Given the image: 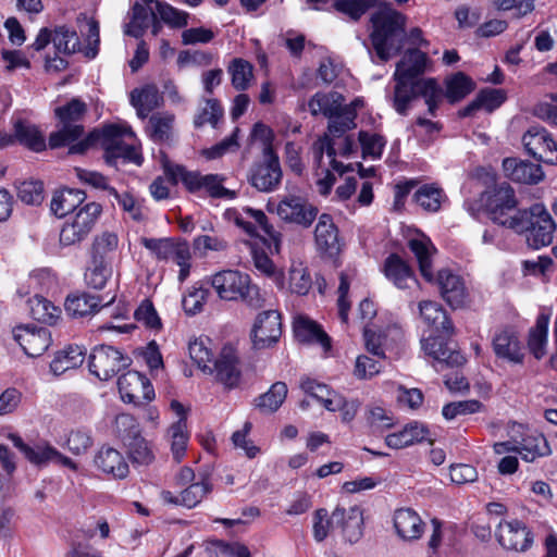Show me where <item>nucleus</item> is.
Returning a JSON list of instances; mask_svg holds the SVG:
<instances>
[{
	"label": "nucleus",
	"instance_id": "1",
	"mask_svg": "<svg viewBox=\"0 0 557 557\" xmlns=\"http://www.w3.org/2000/svg\"><path fill=\"white\" fill-rule=\"evenodd\" d=\"M429 58L425 52L413 48L408 49L396 64L394 73L393 107L400 115H407L410 103L418 97H422L431 115L443 100V89L433 77H421L426 70Z\"/></svg>",
	"mask_w": 557,
	"mask_h": 557
},
{
	"label": "nucleus",
	"instance_id": "2",
	"mask_svg": "<svg viewBox=\"0 0 557 557\" xmlns=\"http://www.w3.org/2000/svg\"><path fill=\"white\" fill-rule=\"evenodd\" d=\"M373 30L371 33L372 46L376 57L382 61H388L398 54L407 39L405 30L406 17L389 2L379 3L376 11L371 16Z\"/></svg>",
	"mask_w": 557,
	"mask_h": 557
},
{
	"label": "nucleus",
	"instance_id": "3",
	"mask_svg": "<svg viewBox=\"0 0 557 557\" xmlns=\"http://www.w3.org/2000/svg\"><path fill=\"white\" fill-rule=\"evenodd\" d=\"M507 224L518 234L525 233L527 243L533 249L550 245L556 230V223L543 203L518 210L509 216Z\"/></svg>",
	"mask_w": 557,
	"mask_h": 557
},
{
	"label": "nucleus",
	"instance_id": "4",
	"mask_svg": "<svg viewBox=\"0 0 557 557\" xmlns=\"http://www.w3.org/2000/svg\"><path fill=\"white\" fill-rule=\"evenodd\" d=\"M124 136L134 137L129 127L115 124L106 125L101 131V146L104 150L103 158L108 165L119 168L126 163L140 165L143 156L133 144H126Z\"/></svg>",
	"mask_w": 557,
	"mask_h": 557
},
{
	"label": "nucleus",
	"instance_id": "5",
	"mask_svg": "<svg viewBox=\"0 0 557 557\" xmlns=\"http://www.w3.org/2000/svg\"><path fill=\"white\" fill-rule=\"evenodd\" d=\"M165 174L173 185H176L178 181H181L186 189L193 194L205 189L211 198L234 199L237 196L235 190L227 189L223 186L225 178L219 174L202 175L197 171H187L183 165H166Z\"/></svg>",
	"mask_w": 557,
	"mask_h": 557
},
{
	"label": "nucleus",
	"instance_id": "6",
	"mask_svg": "<svg viewBox=\"0 0 557 557\" xmlns=\"http://www.w3.org/2000/svg\"><path fill=\"white\" fill-rule=\"evenodd\" d=\"M86 112V103L78 98H73L66 104L55 108L54 114L62 124V128L50 134L49 147L57 149L78 140L84 134V126L79 122Z\"/></svg>",
	"mask_w": 557,
	"mask_h": 557
},
{
	"label": "nucleus",
	"instance_id": "7",
	"mask_svg": "<svg viewBox=\"0 0 557 557\" xmlns=\"http://www.w3.org/2000/svg\"><path fill=\"white\" fill-rule=\"evenodd\" d=\"M132 364L129 356L110 345L95 346L88 357L89 372L101 381H108Z\"/></svg>",
	"mask_w": 557,
	"mask_h": 557
},
{
	"label": "nucleus",
	"instance_id": "8",
	"mask_svg": "<svg viewBox=\"0 0 557 557\" xmlns=\"http://www.w3.org/2000/svg\"><path fill=\"white\" fill-rule=\"evenodd\" d=\"M283 177L277 153L272 145L263 148L262 160L250 168L248 182L261 193H271L278 188Z\"/></svg>",
	"mask_w": 557,
	"mask_h": 557
},
{
	"label": "nucleus",
	"instance_id": "9",
	"mask_svg": "<svg viewBox=\"0 0 557 557\" xmlns=\"http://www.w3.org/2000/svg\"><path fill=\"white\" fill-rule=\"evenodd\" d=\"M101 211L102 207L97 202H89L82 207L73 222L63 225L60 232V244L72 246L84 240L92 230Z\"/></svg>",
	"mask_w": 557,
	"mask_h": 557
},
{
	"label": "nucleus",
	"instance_id": "10",
	"mask_svg": "<svg viewBox=\"0 0 557 557\" xmlns=\"http://www.w3.org/2000/svg\"><path fill=\"white\" fill-rule=\"evenodd\" d=\"M518 205L513 188L506 182L495 186L486 194L485 208L488 218L496 224L508 227L507 212Z\"/></svg>",
	"mask_w": 557,
	"mask_h": 557
},
{
	"label": "nucleus",
	"instance_id": "11",
	"mask_svg": "<svg viewBox=\"0 0 557 557\" xmlns=\"http://www.w3.org/2000/svg\"><path fill=\"white\" fill-rule=\"evenodd\" d=\"M496 539L506 549L525 552L533 544V533L520 520L502 521L497 525Z\"/></svg>",
	"mask_w": 557,
	"mask_h": 557
},
{
	"label": "nucleus",
	"instance_id": "12",
	"mask_svg": "<svg viewBox=\"0 0 557 557\" xmlns=\"http://www.w3.org/2000/svg\"><path fill=\"white\" fill-rule=\"evenodd\" d=\"M13 337L28 357L41 356L51 344V333L47 327L18 325L13 329Z\"/></svg>",
	"mask_w": 557,
	"mask_h": 557
},
{
	"label": "nucleus",
	"instance_id": "13",
	"mask_svg": "<svg viewBox=\"0 0 557 557\" xmlns=\"http://www.w3.org/2000/svg\"><path fill=\"white\" fill-rule=\"evenodd\" d=\"M276 212L282 220L307 228L315 220L319 210L301 197L288 196L280 201Z\"/></svg>",
	"mask_w": 557,
	"mask_h": 557
},
{
	"label": "nucleus",
	"instance_id": "14",
	"mask_svg": "<svg viewBox=\"0 0 557 557\" xmlns=\"http://www.w3.org/2000/svg\"><path fill=\"white\" fill-rule=\"evenodd\" d=\"M327 523L341 528L344 540L349 544L357 543L363 535V513L358 506H351L348 509L337 506Z\"/></svg>",
	"mask_w": 557,
	"mask_h": 557
},
{
	"label": "nucleus",
	"instance_id": "15",
	"mask_svg": "<svg viewBox=\"0 0 557 557\" xmlns=\"http://www.w3.org/2000/svg\"><path fill=\"white\" fill-rule=\"evenodd\" d=\"M252 342L257 349L270 347L282 335L281 314L276 310H268L257 315L252 327Z\"/></svg>",
	"mask_w": 557,
	"mask_h": 557
},
{
	"label": "nucleus",
	"instance_id": "16",
	"mask_svg": "<svg viewBox=\"0 0 557 557\" xmlns=\"http://www.w3.org/2000/svg\"><path fill=\"white\" fill-rule=\"evenodd\" d=\"M211 368L212 373L215 374V380L226 388L232 389L238 386L242 370L239 368L238 355L233 346H223Z\"/></svg>",
	"mask_w": 557,
	"mask_h": 557
},
{
	"label": "nucleus",
	"instance_id": "17",
	"mask_svg": "<svg viewBox=\"0 0 557 557\" xmlns=\"http://www.w3.org/2000/svg\"><path fill=\"white\" fill-rule=\"evenodd\" d=\"M422 348L428 356L434 359L433 367L436 371H443L445 368H458L466 363V358L461 352L440 337L423 339Z\"/></svg>",
	"mask_w": 557,
	"mask_h": 557
},
{
	"label": "nucleus",
	"instance_id": "18",
	"mask_svg": "<svg viewBox=\"0 0 557 557\" xmlns=\"http://www.w3.org/2000/svg\"><path fill=\"white\" fill-rule=\"evenodd\" d=\"M314 242L322 255L332 258L339 252L338 230L330 214L323 213L319 216L314 227Z\"/></svg>",
	"mask_w": 557,
	"mask_h": 557
},
{
	"label": "nucleus",
	"instance_id": "19",
	"mask_svg": "<svg viewBox=\"0 0 557 557\" xmlns=\"http://www.w3.org/2000/svg\"><path fill=\"white\" fill-rule=\"evenodd\" d=\"M247 282V274L234 270H224L212 275L206 284H210L223 300H237L240 287Z\"/></svg>",
	"mask_w": 557,
	"mask_h": 557
},
{
	"label": "nucleus",
	"instance_id": "20",
	"mask_svg": "<svg viewBox=\"0 0 557 557\" xmlns=\"http://www.w3.org/2000/svg\"><path fill=\"white\" fill-rule=\"evenodd\" d=\"M435 281L443 299L451 308H460L465 305L467 293L463 281L459 275L443 269L437 272Z\"/></svg>",
	"mask_w": 557,
	"mask_h": 557
},
{
	"label": "nucleus",
	"instance_id": "21",
	"mask_svg": "<svg viewBox=\"0 0 557 557\" xmlns=\"http://www.w3.org/2000/svg\"><path fill=\"white\" fill-rule=\"evenodd\" d=\"M503 170L507 177L521 184L535 185L544 178V172L540 164L517 158L504 159Z\"/></svg>",
	"mask_w": 557,
	"mask_h": 557
},
{
	"label": "nucleus",
	"instance_id": "22",
	"mask_svg": "<svg viewBox=\"0 0 557 557\" xmlns=\"http://www.w3.org/2000/svg\"><path fill=\"white\" fill-rule=\"evenodd\" d=\"M492 346L498 358L511 363L523 362V346L515 331L510 329L499 331L493 337Z\"/></svg>",
	"mask_w": 557,
	"mask_h": 557
},
{
	"label": "nucleus",
	"instance_id": "23",
	"mask_svg": "<svg viewBox=\"0 0 557 557\" xmlns=\"http://www.w3.org/2000/svg\"><path fill=\"white\" fill-rule=\"evenodd\" d=\"M94 462L98 470L116 480H123L129 473L128 463L123 455L110 446H102L96 454Z\"/></svg>",
	"mask_w": 557,
	"mask_h": 557
},
{
	"label": "nucleus",
	"instance_id": "24",
	"mask_svg": "<svg viewBox=\"0 0 557 557\" xmlns=\"http://www.w3.org/2000/svg\"><path fill=\"white\" fill-rule=\"evenodd\" d=\"M383 272L400 289L418 284L412 268L397 253H391L384 261Z\"/></svg>",
	"mask_w": 557,
	"mask_h": 557
},
{
	"label": "nucleus",
	"instance_id": "25",
	"mask_svg": "<svg viewBox=\"0 0 557 557\" xmlns=\"http://www.w3.org/2000/svg\"><path fill=\"white\" fill-rule=\"evenodd\" d=\"M293 331L295 337L301 343L320 344L324 348L331 347V338L322 327L306 315H297L294 319Z\"/></svg>",
	"mask_w": 557,
	"mask_h": 557
},
{
	"label": "nucleus",
	"instance_id": "26",
	"mask_svg": "<svg viewBox=\"0 0 557 557\" xmlns=\"http://www.w3.org/2000/svg\"><path fill=\"white\" fill-rule=\"evenodd\" d=\"M394 527L404 540H417L423 533L424 523L414 510L401 508L395 511Z\"/></svg>",
	"mask_w": 557,
	"mask_h": 557
},
{
	"label": "nucleus",
	"instance_id": "27",
	"mask_svg": "<svg viewBox=\"0 0 557 557\" xmlns=\"http://www.w3.org/2000/svg\"><path fill=\"white\" fill-rule=\"evenodd\" d=\"M85 199L86 194L81 189L63 188L55 190L51 199L50 210L55 216L63 218L76 210Z\"/></svg>",
	"mask_w": 557,
	"mask_h": 557
},
{
	"label": "nucleus",
	"instance_id": "28",
	"mask_svg": "<svg viewBox=\"0 0 557 557\" xmlns=\"http://www.w3.org/2000/svg\"><path fill=\"white\" fill-rule=\"evenodd\" d=\"M429 430L419 422L408 423L401 431L388 434L385 443L388 447L400 449L428 440Z\"/></svg>",
	"mask_w": 557,
	"mask_h": 557
},
{
	"label": "nucleus",
	"instance_id": "29",
	"mask_svg": "<svg viewBox=\"0 0 557 557\" xmlns=\"http://www.w3.org/2000/svg\"><path fill=\"white\" fill-rule=\"evenodd\" d=\"M102 301L103 297L88 293L71 294L65 299L64 309L72 318H83L97 312Z\"/></svg>",
	"mask_w": 557,
	"mask_h": 557
},
{
	"label": "nucleus",
	"instance_id": "30",
	"mask_svg": "<svg viewBox=\"0 0 557 557\" xmlns=\"http://www.w3.org/2000/svg\"><path fill=\"white\" fill-rule=\"evenodd\" d=\"M14 137L28 149L40 152L47 147L46 139L35 124L18 119L14 122Z\"/></svg>",
	"mask_w": 557,
	"mask_h": 557
},
{
	"label": "nucleus",
	"instance_id": "31",
	"mask_svg": "<svg viewBox=\"0 0 557 557\" xmlns=\"http://www.w3.org/2000/svg\"><path fill=\"white\" fill-rule=\"evenodd\" d=\"M85 356L86 350L83 347L70 345L55 354L50 363V370L54 375L59 376L70 369L81 367Z\"/></svg>",
	"mask_w": 557,
	"mask_h": 557
},
{
	"label": "nucleus",
	"instance_id": "32",
	"mask_svg": "<svg viewBox=\"0 0 557 557\" xmlns=\"http://www.w3.org/2000/svg\"><path fill=\"white\" fill-rule=\"evenodd\" d=\"M522 144L527 152L537 159V154L544 153L548 147H555V140L550 133L541 125H533L522 136Z\"/></svg>",
	"mask_w": 557,
	"mask_h": 557
},
{
	"label": "nucleus",
	"instance_id": "33",
	"mask_svg": "<svg viewBox=\"0 0 557 557\" xmlns=\"http://www.w3.org/2000/svg\"><path fill=\"white\" fill-rule=\"evenodd\" d=\"M410 251L414 255L421 275L428 281L434 280L432 272V256L436 251L429 238H411L408 242Z\"/></svg>",
	"mask_w": 557,
	"mask_h": 557
},
{
	"label": "nucleus",
	"instance_id": "34",
	"mask_svg": "<svg viewBox=\"0 0 557 557\" xmlns=\"http://www.w3.org/2000/svg\"><path fill=\"white\" fill-rule=\"evenodd\" d=\"M344 97L336 91L329 94L317 92L308 102L309 111L312 115L317 116L322 113L324 116L330 117L343 107Z\"/></svg>",
	"mask_w": 557,
	"mask_h": 557
},
{
	"label": "nucleus",
	"instance_id": "35",
	"mask_svg": "<svg viewBox=\"0 0 557 557\" xmlns=\"http://www.w3.org/2000/svg\"><path fill=\"white\" fill-rule=\"evenodd\" d=\"M287 392L286 383L275 382L267 393L255 399V406L261 413H273L284 403Z\"/></svg>",
	"mask_w": 557,
	"mask_h": 557
},
{
	"label": "nucleus",
	"instance_id": "36",
	"mask_svg": "<svg viewBox=\"0 0 557 557\" xmlns=\"http://www.w3.org/2000/svg\"><path fill=\"white\" fill-rule=\"evenodd\" d=\"M52 44L55 52L72 55L82 51V44L75 29L65 25L57 26L52 32Z\"/></svg>",
	"mask_w": 557,
	"mask_h": 557
},
{
	"label": "nucleus",
	"instance_id": "37",
	"mask_svg": "<svg viewBox=\"0 0 557 557\" xmlns=\"http://www.w3.org/2000/svg\"><path fill=\"white\" fill-rule=\"evenodd\" d=\"M199 482L189 484L181 493V505L187 508L196 507L201 499L212 491L210 473L208 471L199 472Z\"/></svg>",
	"mask_w": 557,
	"mask_h": 557
},
{
	"label": "nucleus",
	"instance_id": "38",
	"mask_svg": "<svg viewBox=\"0 0 557 557\" xmlns=\"http://www.w3.org/2000/svg\"><path fill=\"white\" fill-rule=\"evenodd\" d=\"M548 323L549 317L546 314H540L536 319L535 325L530 330L528 347L536 359L543 358L546 352L545 347L547 344Z\"/></svg>",
	"mask_w": 557,
	"mask_h": 557
},
{
	"label": "nucleus",
	"instance_id": "39",
	"mask_svg": "<svg viewBox=\"0 0 557 557\" xmlns=\"http://www.w3.org/2000/svg\"><path fill=\"white\" fill-rule=\"evenodd\" d=\"M518 454L525 461L532 462L539 457L550 454V447L543 434L528 435L522 438Z\"/></svg>",
	"mask_w": 557,
	"mask_h": 557
},
{
	"label": "nucleus",
	"instance_id": "40",
	"mask_svg": "<svg viewBox=\"0 0 557 557\" xmlns=\"http://www.w3.org/2000/svg\"><path fill=\"white\" fill-rule=\"evenodd\" d=\"M123 445L126 447L128 458L133 465L147 466L152 462L154 456L141 434L135 437L126 435Z\"/></svg>",
	"mask_w": 557,
	"mask_h": 557
},
{
	"label": "nucleus",
	"instance_id": "41",
	"mask_svg": "<svg viewBox=\"0 0 557 557\" xmlns=\"http://www.w3.org/2000/svg\"><path fill=\"white\" fill-rule=\"evenodd\" d=\"M445 86V96L451 103L460 101L474 89L473 81L463 72H457L450 77H447Z\"/></svg>",
	"mask_w": 557,
	"mask_h": 557
},
{
	"label": "nucleus",
	"instance_id": "42",
	"mask_svg": "<svg viewBox=\"0 0 557 557\" xmlns=\"http://www.w3.org/2000/svg\"><path fill=\"white\" fill-rule=\"evenodd\" d=\"M143 376L138 371H127L117 379V388L121 398L124 403L137 405L139 398L137 393L139 387L143 386Z\"/></svg>",
	"mask_w": 557,
	"mask_h": 557
},
{
	"label": "nucleus",
	"instance_id": "43",
	"mask_svg": "<svg viewBox=\"0 0 557 557\" xmlns=\"http://www.w3.org/2000/svg\"><path fill=\"white\" fill-rule=\"evenodd\" d=\"M356 112L348 107H341L336 114L329 117V133L334 138H341L347 131L356 127Z\"/></svg>",
	"mask_w": 557,
	"mask_h": 557
},
{
	"label": "nucleus",
	"instance_id": "44",
	"mask_svg": "<svg viewBox=\"0 0 557 557\" xmlns=\"http://www.w3.org/2000/svg\"><path fill=\"white\" fill-rule=\"evenodd\" d=\"M444 198L443 189L434 184H425L414 193L416 202L429 212L438 211Z\"/></svg>",
	"mask_w": 557,
	"mask_h": 557
},
{
	"label": "nucleus",
	"instance_id": "45",
	"mask_svg": "<svg viewBox=\"0 0 557 557\" xmlns=\"http://www.w3.org/2000/svg\"><path fill=\"white\" fill-rule=\"evenodd\" d=\"M29 307L32 317L36 321L47 324H53L60 313V309L53 306L51 301L38 295L29 300Z\"/></svg>",
	"mask_w": 557,
	"mask_h": 557
},
{
	"label": "nucleus",
	"instance_id": "46",
	"mask_svg": "<svg viewBox=\"0 0 557 557\" xmlns=\"http://www.w3.org/2000/svg\"><path fill=\"white\" fill-rule=\"evenodd\" d=\"M112 274L110 262L91 260L84 275L88 287L102 289Z\"/></svg>",
	"mask_w": 557,
	"mask_h": 557
},
{
	"label": "nucleus",
	"instance_id": "47",
	"mask_svg": "<svg viewBox=\"0 0 557 557\" xmlns=\"http://www.w3.org/2000/svg\"><path fill=\"white\" fill-rule=\"evenodd\" d=\"M252 71L253 66L250 62L240 58L234 59L228 66L233 87L236 90H246L253 76Z\"/></svg>",
	"mask_w": 557,
	"mask_h": 557
},
{
	"label": "nucleus",
	"instance_id": "48",
	"mask_svg": "<svg viewBox=\"0 0 557 557\" xmlns=\"http://www.w3.org/2000/svg\"><path fill=\"white\" fill-rule=\"evenodd\" d=\"M173 120V115L153 114L150 116L147 131L154 143L169 140Z\"/></svg>",
	"mask_w": 557,
	"mask_h": 557
},
{
	"label": "nucleus",
	"instance_id": "49",
	"mask_svg": "<svg viewBox=\"0 0 557 557\" xmlns=\"http://www.w3.org/2000/svg\"><path fill=\"white\" fill-rule=\"evenodd\" d=\"M186 421L178 419L169 429V436L171 437V449L174 459L180 462L185 454L188 435L186 432Z\"/></svg>",
	"mask_w": 557,
	"mask_h": 557
},
{
	"label": "nucleus",
	"instance_id": "50",
	"mask_svg": "<svg viewBox=\"0 0 557 557\" xmlns=\"http://www.w3.org/2000/svg\"><path fill=\"white\" fill-rule=\"evenodd\" d=\"M119 238L116 234L104 232L94 239L91 247V260L110 262L108 253L114 251L117 247Z\"/></svg>",
	"mask_w": 557,
	"mask_h": 557
},
{
	"label": "nucleus",
	"instance_id": "51",
	"mask_svg": "<svg viewBox=\"0 0 557 557\" xmlns=\"http://www.w3.org/2000/svg\"><path fill=\"white\" fill-rule=\"evenodd\" d=\"M209 338H198L189 343L188 351L190 359L201 369L203 372L212 374V368L210 362L212 361V352L207 347Z\"/></svg>",
	"mask_w": 557,
	"mask_h": 557
},
{
	"label": "nucleus",
	"instance_id": "52",
	"mask_svg": "<svg viewBox=\"0 0 557 557\" xmlns=\"http://www.w3.org/2000/svg\"><path fill=\"white\" fill-rule=\"evenodd\" d=\"M336 11L358 21L369 9L377 7L376 0H335Z\"/></svg>",
	"mask_w": 557,
	"mask_h": 557
},
{
	"label": "nucleus",
	"instance_id": "53",
	"mask_svg": "<svg viewBox=\"0 0 557 557\" xmlns=\"http://www.w3.org/2000/svg\"><path fill=\"white\" fill-rule=\"evenodd\" d=\"M18 199L26 205H40L44 200V184L40 181H24L16 183Z\"/></svg>",
	"mask_w": 557,
	"mask_h": 557
},
{
	"label": "nucleus",
	"instance_id": "54",
	"mask_svg": "<svg viewBox=\"0 0 557 557\" xmlns=\"http://www.w3.org/2000/svg\"><path fill=\"white\" fill-rule=\"evenodd\" d=\"M157 14L171 27L182 28L188 23V13L177 10L166 2L156 1Z\"/></svg>",
	"mask_w": 557,
	"mask_h": 557
},
{
	"label": "nucleus",
	"instance_id": "55",
	"mask_svg": "<svg viewBox=\"0 0 557 557\" xmlns=\"http://www.w3.org/2000/svg\"><path fill=\"white\" fill-rule=\"evenodd\" d=\"M358 140L360 143L362 157L364 159L367 157H371L373 159L381 158L383 148L386 143L383 136L361 131L359 132Z\"/></svg>",
	"mask_w": 557,
	"mask_h": 557
},
{
	"label": "nucleus",
	"instance_id": "56",
	"mask_svg": "<svg viewBox=\"0 0 557 557\" xmlns=\"http://www.w3.org/2000/svg\"><path fill=\"white\" fill-rule=\"evenodd\" d=\"M209 293L210 290L205 286V282L200 283L197 287L195 286L193 290L183 298L182 305L185 312L189 315L200 312Z\"/></svg>",
	"mask_w": 557,
	"mask_h": 557
},
{
	"label": "nucleus",
	"instance_id": "57",
	"mask_svg": "<svg viewBox=\"0 0 557 557\" xmlns=\"http://www.w3.org/2000/svg\"><path fill=\"white\" fill-rule=\"evenodd\" d=\"M134 318L137 322L143 323L150 330H160L162 327L161 319L159 318L153 304L149 299H145L134 312Z\"/></svg>",
	"mask_w": 557,
	"mask_h": 557
},
{
	"label": "nucleus",
	"instance_id": "58",
	"mask_svg": "<svg viewBox=\"0 0 557 557\" xmlns=\"http://www.w3.org/2000/svg\"><path fill=\"white\" fill-rule=\"evenodd\" d=\"M143 246L150 250L159 260L172 258L175 242L172 238H141Z\"/></svg>",
	"mask_w": 557,
	"mask_h": 557
},
{
	"label": "nucleus",
	"instance_id": "59",
	"mask_svg": "<svg viewBox=\"0 0 557 557\" xmlns=\"http://www.w3.org/2000/svg\"><path fill=\"white\" fill-rule=\"evenodd\" d=\"M223 116V108L216 99H207L206 107L195 117L194 124L196 127H201L206 123H210L213 127L216 126L219 120Z\"/></svg>",
	"mask_w": 557,
	"mask_h": 557
},
{
	"label": "nucleus",
	"instance_id": "60",
	"mask_svg": "<svg viewBox=\"0 0 557 557\" xmlns=\"http://www.w3.org/2000/svg\"><path fill=\"white\" fill-rule=\"evenodd\" d=\"M482 404L479 400H462L447 404L443 407V416L447 420H453L460 414H470L478 412Z\"/></svg>",
	"mask_w": 557,
	"mask_h": 557
},
{
	"label": "nucleus",
	"instance_id": "61",
	"mask_svg": "<svg viewBox=\"0 0 557 557\" xmlns=\"http://www.w3.org/2000/svg\"><path fill=\"white\" fill-rule=\"evenodd\" d=\"M109 195L116 200V202L122 207V209L127 212L131 218L137 222H140L145 219L144 213L141 212L140 207L136 203V200L128 193L120 194L115 188L109 189Z\"/></svg>",
	"mask_w": 557,
	"mask_h": 557
},
{
	"label": "nucleus",
	"instance_id": "62",
	"mask_svg": "<svg viewBox=\"0 0 557 557\" xmlns=\"http://www.w3.org/2000/svg\"><path fill=\"white\" fill-rule=\"evenodd\" d=\"M245 212L249 218L255 220V224L263 231V233L274 243L275 248L277 249L281 242V233L275 231L273 225L269 223L265 213L262 210L252 208H246Z\"/></svg>",
	"mask_w": 557,
	"mask_h": 557
},
{
	"label": "nucleus",
	"instance_id": "63",
	"mask_svg": "<svg viewBox=\"0 0 557 557\" xmlns=\"http://www.w3.org/2000/svg\"><path fill=\"white\" fill-rule=\"evenodd\" d=\"M311 277L306 269L293 268L289 272L290 290L297 295H307L311 288Z\"/></svg>",
	"mask_w": 557,
	"mask_h": 557
},
{
	"label": "nucleus",
	"instance_id": "64",
	"mask_svg": "<svg viewBox=\"0 0 557 557\" xmlns=\"http://www.w3.org/2000/svg\"><path fill=\"white\" fill-rule=\"evenodd\" d=\"M212 63V54L201 50H182L177 57V65L184 67L189 64L207 66Z\"/></svg>",
	"mask_w": 557,
	"mask_h": 557
}]
</instances>
